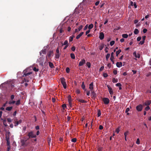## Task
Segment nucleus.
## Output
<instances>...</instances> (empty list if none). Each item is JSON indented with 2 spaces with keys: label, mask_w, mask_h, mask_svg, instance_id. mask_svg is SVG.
I'll return each instance as SVG.
<instances>
[{
  "label": "nucleus",
  "mask_w": 151,
  "mask_h": 151,
  "mask_svg": "<svg viewBox=\"0 0 151 151\" xmlns=\"http://www.w3.org/2000/svg\"><path fill=\"white\" fill-rule=\"evenodd\" d=\"M27 136L28 137H27V139L28 140L31 138H36V135L35 133H34L32 131L29 132Z\"/></svg>",
  "instance_id": "nucleus-1"
},
{
  "label": "nucleus",
  "mask_w": 151,
  "mask_h": 151,
  "mask_svg": "<svg viewBox=\"0 0 151 151\" xmlns=\"http://www.w3.org/2000/svg\"><path fill=\"white\" fill-rule=\"evenodd\" d=\"M23 72L24 73V74L23 76V77H27L26 78H24V80H23L25 82H28L29 81V78L28 77H27V76L28 75L31 74L32 73L31 72H28L27 73H25V71H24H24Z\"/></svg>",
  "instance_id": "nucleus-2"
},
{
  "label": "nucleus",
  "mask_w": 151,
  "mask_h": 151,
  "mask_svg": "<svg viewBox=\"0 0 151 151\" xmlns=\"http://www.w3.org/2000/svg\"><path fill=\"white\" fill-rule=\"evenodd\" d=\"M60 80L63 88L65 89L67 87V84L65 82V79L64 78H60Z\"/></svg>",
  "instance_id": "nucleus-3"
},
{
  "label": "nucleus",
  "mask_w": 151,
  "mask_h": 151,
  "mask_svg": "<svg viewBox=\"0 0 151 151\" xmlns=\"http://www.w3.org/2000/svg\"><path fill=\"white\" fill-rule=\"evenodd\" d=\"M142 105L140 104L137 106L136 107L137 110L139 111H141L142 110Z\"/></svg>",
  "instance_id": "nucleus-4"
},
{
  "label": "nucleus",
  "mask_w": 151,
  "mask_h": 151,
  "mask_svg": "<svg viewBox=\"0 0 151 151\" xmlns=\"http://www.w3.org/2000/svg\"><path fill=\"white\" fill-rule=\"evenodd\" d=\"M103 101L106 104H108L109 102V99L107 98H104L103 99Z\"/></svg>",
  "instance_id": "nucleus-5"
},
{
  "label": "nucleus",
  "mask_w": 151,
  "mask_h": 151,
  "mask_svg": "<svg viewBox=\"0 0 151 151\" xmlns=\"http://www.w3.org/2000/svg\"><path fill=\"white\" fill-rule=\"evenodd\" d=\"M107 87L108 88V90L109 91V93L110 95H112L113 94V90L110 87V86L109 85H108L107 86Z\"/></svg>",
  "instance_id": "nucleus-6"
},
{
  "label": "nucleus",
  "mask_w": 151,
  "mask_h": 151,
  "mask_svg": "<svg viewBox=\"0 0 151 151\" xmlns=\"http://www.w3.org/2000/svg\"><path fill=\"white\" fill-rule=\"evenodd\" d=\"M86 63V61L84 59L81 60L79 63L78 66H82Z\"/></svg>",
  "instance_id": "nucleus-7"
},
{
  "label": "nucleus",
  "mask_w": 151,
  "mask_h": 151,
  "mask_svg": "<svg viewBox=\"0 0 151 151\" xmlns=\"http://www.w3.org/2000/svg\"><path fill=\"white\" fill-rule=\"evenodd\" d=\"M54 54L53 50H50L49 52L47 53V56L49 57H51L52 56H53Z\"/></svg>",
  "instance_id": "nucleus-8"
},
{
  "label": "nucleus",
  "mask_w": 151,
  "mask_h": 151,
  "mask_svg": "<svg viewBox=\"0 0 151 151\" xmlns=\"http://www.w3.org/2000/svg\"><path fill=\"white\" fill-rule=\"evenodd\" d=\"M91 95L92 97L93 98L95 99L96 97V93L94 91H91Z\"/></svg>",
  "instance_id": "nucleus-9"
},
{
  "label": "nucleus",
  "mask_w": 151,
  "mask_h": 151,
  "mask_svg": "<svg viewBox=\"0 0 151 151\" xmlns=\"http://www.w3.org/2000/svg\"><path fill=\"white\" fill-rule=\"evenodd\" d=\"M104 37V34L102 32H101L100 33L99 36V38L101 40H103Z\"/></svg>",
  "instance_id": "nucleus-10"
},
{
  "label": "nucleus",
  "mask_w": 151,
  "mask_h": 151,
  "mask_svg": "<svg viewBox=\"0 0 151 151\" xmlns=\"http://www.w3.org/2000/svg\"><path fill=\"white\" fill-rule=\"evenodd\" d=\"M89 88L91 91L93 90V82L91 83L89 85Z\"/></svg>",
  "instance_id": "nucleus-11"
},
{
  "label": "nucleus",
  "mask_w": 151,
  "mask_h": 151,
  "mask_svg": "<svg viewBox=\"0 0 151 151\" xmlns=\"http://www.w3.org/2000/svg\"><path fill=\"white\" fill-rule=\"evenodd\" d=\"M122 63L121 62H117L116 63V65L117 67L120 68L122 66Z\"/></svg>",
  "instance_id": "nucleus-12"
},
{
  "label": "nucleus",
  "mask_w": 151,
  "mask_h": 151,
  "mask_svg": "<svg viewBox=\"0 0 151 151\" xmlns=\"http://www.w3.org/2000/svg\"><path fill=\"white\" fill-rule=\"evenodd\" d=\"M84 32H82L80 33L76 37V39H78L80 37L82 36V35L83 34Z\"/></svg>",
  "instance_id": "nucleus-13"
},
{
  "label": "nucleus",
  "mask_w": 151,
  "mask_h": 151,
  "mask_svg": "<svg viewBox=\"0 0 151 151\" xmlns=\"http://www.w3.org/2000/svg\"><path fill=\"white\" fill-rule=\"evenodd\" d=\"M16 120V119H14V126L15 127H17V125L19 124V123L17 121V119H16L17 121Z\"/></svg>",
  "instance_id": "nucleus-14"
},
{
  "label": "nucleus",
  "mask_w": 151,
  "mask_h": 151,
  "mask_svg": "<svg viewBox=\"0 0 151 151\" xmlns=\"http://www.w3.org/2000/svg\"><path fill=\"white\" fill-rule=\"evenodd\" d=\"M28 139H23L21 140V142L22 146L24 145H25V143Z\"/></svg>",
  "instance_id": "nucleus-15"
},
{
  "label": "nucleus",
  "mask_w": 151,
  "mask_h": 151,
  "mask_svg": "<svg viewBox=\"0 0 151 151\" xmlns=\"http://www.w3.org/2000/svg\"><path fill=\"white\" fill-rule=\"evenodd\" d=\"M81 88H82L85 91H86V89H85V86L84 85V83L83 82L82 83L81 86Z\"/></svg>",
  "instance_id": "nucleus-16"
},
{
  "label": "nucleus",
  "mask_w": 151,
  "mask_h": 151,
  "mask_svg": "<svg viewBox=\"0 0 151 151\" xmlns=\"http://www.w3.org/2000/svg\"><path fill=\"white\" fill-rule=\"evenodd\" d=\"M68 45V41L67 40H65L63 43H62V46H63V45Z\"/></svg>",
  "instance_id": "nucleus-17"
},
{
  "label": "nucleus",
  "mask_w": 151,
  "mask_h": 151,
  "mask_svg": "<svg viewBox=\"0 0 151 151\" xmlns=\"http://www.w3.org/2000/svg\"><path fill=\"white\" fill-rule=\"evenodd\" d=\"M78 101L82 103H86L87 102L86 101H85L83 99H79L78 100Z\"/></svg>",
  "instance_id": "nucleus-18"
},
{
  "label": "nucleus",
  "mask_w": 151,
  "mask_h": 151,
  "mask_svg": "<svg viewBox=\"0 0 151 151\" xmlns=\"http://www.w3.org/2000/svg\"><path fill=\"white\" fill-rule=\"evenodd\" d=\"M49 66L51 68H53L54 67V65L52 63H51V62H49Z\"/></svg>",
  "instance_id": "nucleus-19"
},
{
  "label": "nucleus",
  "mask_w": 151,
  "mask_h": 151,
  "mask_svg": "<svg viewBox=\"0 0 151 151\" xmlns=\"http://www.w3.org/2000/svg\"><path fill=\"white\" fill-rule=\"evenodd\" d=\"M12 106L8 107L6 108V110L8 111H10L12 110Z\"/></svg>",
  "instance_id": "nucleus-20"
},
{
  "label": "nucleus",
  "mask_w": 151,
  "mask_h": 151,
  "mask_svg": "<svg viewBox=\"0 0 151 151\" xmlns=\"http://www.w3.org/2000/svg\"><path fill=\"white\" fill-rule=\"evenodd\" d=\"M150 104V101H147L144 104L145 106H148Z\"/></svg>",
  "instance_id": "nucleus-21"
},
{
  "label": "nucleus",
  "mask_w": 151,
  "mask_h": 151,
  "mask_svg": "<svg viewBox=\"0 0 151 151\" xmlns=\"http://www.w3.org/2000/svg\"><path fill=\"white\" fill-rule=\"evenodd\" d=\"M104 46V44H102L101 45L99 46V49L100 50H101L103 49Z\"/></svg>",
  "instance_id": "nucleus-22"
},
{
  "label": "nucleus",
  "mask_w": 151,
  "mask_h": 151,
  "mask_svg": "<svg viewBox=\"0 0 151 151\" xmlns=\"http://www.w3.org/2000/svg\"><path fill=\"white\" fill-rule=\"evenodd\" d=\"M139 30L137 29H135L134 31V33L135 35H137L139 33Z\"/></svg>",
  "instance_id": "nucleus-23"
},
{
  "label": "nucleus",
  "mask_w": 151,
  "mask_h": 151,
  "mask_svg": "<svg viewBox=\"0 0 151 151\" xmlns=\"http://www.w3.org/2000/svg\"><path fill=\"white\" fill-rule=\"evenodd\" d=\"M112 81L114 83H117L118 81V80L117 79H115L114 78H113L112 79Z\"/></svg>",
  "instance_id": "nucleus-24"
},
{
  "label": "nucleus",
  "mask_w": 151,
  "mask_h": 151,
  "mask_svg": "<svg viewBox=\"0 0 151 151\" xmlns=\"http://www.w3.org/2000/svg\"><path fill=\"white\" fill-rule=\"evenodd\" d=\"M70 57L73 59H75V55L73 53L70 54Z\"/></svg>",
  "instance_id": "nucleus-25"
},
{
  "label": "nucleus",
  "mask_w": 151,
  "mask_h": 151,
  "mask_svg": "<svg viewBox=\"0 0 151 151\" xmlns=\"http://www.w3.org/2000/svg\"><path fill=\"white\" fill-rule=\"evenodd\" d=\"M114 52H112L111 53V57L110 58V60H112V59H114Z\"/></svg>",
  "instance_id": "nucleus-26"
},
{
  "label": "nucleus",
  "mask_w": 151,
  "mask_h": 151,
  "mask_svg": "<svg viewBox=\"0 0 151 151\" xmlns=\"http://www.w3.org/2000/svg\"><path fill=\"white\" fill-rule=\"evenodd\" d=\"M93 24H91L89 25L88 26V28L89 29H90L92 28L93 27Z\"/></svg>",
  "instance_id": "nucleus-27"
},
{
  "label": "nucleus",
  "mask_w": 151,
  "mask_h": 151,
  "mask_svg": "<svg viewBox=\"0 0 151 151\" xmlns=\"http://www.w3.org/2000/svg\"><path fill=\"white\" fill-rule=\"evenodd\" d=\"M122 37H123L124 38H127L128 37V35L127 34H123L122 35Z\"/></svg>",
  "instance_id": "nucleus-28"
},
{
  "label": "nucleus",
  "mask_w": 151,
  "mask_h": 151,
  "mask_svg": "<svg viewBox=\"0 0 151 151\" xmlns=\"http://www.w3.org/2000/svg\"><path fill=\"white\" fill-rule=\"evenodd\" d=\"M60 54L59 53H56L55 54V58L57 59H58L60 57Z\"/></svg>",
  "instance_id": "nucleus-29"
},
{
  "label": "nucleus",
  "mask_w": 151,
  "mask_h": 151,
  "mask_svg": "<svg viewBox=\"0 0 151 151\" xmlns=\"http://www.w3.org/2000/svg\"><path fill=\"white\" fill-rule=\"evenodd\" d=\"M121 50L120 49H119L118 51H117L116 52V56H118V55L121 52Z\"/></svg>",
  "instance_id": "nucleus-30"
},
{
  "label": "nucleus",
  "mask_w": 151,
  "mask_h": 151,
  "mask_svg": "<svg viewBox=\"0 0 151 151\" xmlns=\"http://www.w3.org/2000/svg\"><path fill=\"white\" fill-rule=\"evenodd\" d=\"M15 102L16 101H10L9 102L8 104H9L11 105L14 104Z\"/></svg>",
  "instance_id": "nucleus-31"
},
{
  "label": "nucleus",
  "mask_w": 151,
  "mask_h": 151,
  "mask_svg": "<svg viewBox=\"0 0 151 151\" xmlns=\"http://www.w3.org/2000/svg\"><path fill=\"white\" fill-rule=\"evenodd\" d=\"M120 127H118L115 130V132H116L117 134L119 133L120 131Z\"/></svg>",
  "instance_id": "nucleus-32"
},
{
  "label": "nucleus",
  "mask_w": 151,
  "mask_h": 151,
  "mask_svg": "<svg viewBox=\"0 0 151 151\" xmlns=\"http://www.w3.org/2000/svg\"><path fill=\"white\" fill-rule=\"evenodd\" d=\"M68 102H71L72 99L71 96L69 95L68 96Z\"/></svg>",
  "instance_id": "nucleus-33"
},
{
  "label": "nucleus",
  "mask_w": 151,
  "mask_h": 151,
  "mask_svg": "<svg viewBox=\"0 0 151 151\" xmlns=\"http://www.w3.org/2000/svg\"><path fill=\"white\" fill-rule=\"evenodd\" d=\"M3 124L5 127H7V126L6 119H4L3 120Z\"/></svg>",
  "instance_id": "nucleus-34"
},
{
  "label": "nucleus",
  "mask_w": 151,
  "mask_h": 151,
  "mask_svg": "<svg viewBox=\"0 0 151 151\" xmlns=\"http://www.w3.org/2000/svg\"><path fill=\"white\" fill-rule=\"evenodd\" d=\"M41 52H42L43 54H46V49H45L42 50Z\"/></svg>",
  "instance_id": "nucleus-35"
},
{
  "label": "nucleus",
  "mask_w": 151,
  "mask_h": 151,
  "mask_svg": "<svg viewBox=\"0 0 151 151\" xmlns=\"http://www.w3.org/2000/svg\"><path fill=\"white\" fill-rule=\"evenodd\" d=\"M86 65L88 68H90L91 67V63L89 62H87L86 63Z\"/></svg>",
  "instance_id": "nucleus-36"
},
{
  "label": "nucleus",
  "mask_w": 151,
  "mask_h": 151,
  "mask_svg": "<svg viewBox=\"0 0 151 151\" xmlns=\"http://www.w3.org/2000/svg\"><path fill=\"white\" fill-rule=\"evenodd\" d=\"M20 104V100H18L16 101V104L17 105H19Z\"/></svg>",
  "instance_id": "nucleus-37"
},
{
  "label": "nucleus",
  "mask_w": 151,
  "mask_h": 151,
  "mask_svg": "<svg viewBox=\"0 0 151 151\" xmlns=\"http://www.w3.org/2000/svg\"><path fill=\"white\" fill-rule=\"evenodd\" d=\"M110 56V54L108 53L106 56V59L107 60Z\"/></svg>",
  "instance_id": "nucleus-38"
},
{
  "label": "nucleus",
  "mask_w": 151,
  "mask_h": 151,
  "mask_svg": "<svg viewBox=\"0 0 151 151\" xmlns=\"http://www.w3.org/2000/svg\"><path fill=\"white\" fill-rule=\"evenodd\" d=\"M97 115L98 117L100 116L101 115V112L100 110H99L98 111Z\"/></svg>",
  "instance_id": "nucleus-39"
},
{
  "label": "nucleus",
  "mask_w": 151,
  "mask_h": 151,
  "mask_svg": "<svg viewBox=\"0 0 151 151\" xmlns=\"http://www.w3.org/2000/svg\"><path fill=\"white\" fill-rule=\"evenodd\" d=\"M77 139L76 138H74L71 139V141L73 142H76Z\"/></svg>",
  "instance_id": "nucleus-40"
},
{
  "label": "nucleus",
  "mask_w": 151,
  "mask_h": 151,
  "mask_svg": "<svg viewBox=\"0 0 151 151\" xmlns=\"http://www.w3.org/2000/svg\"><path fill=\"white\" fill-rule=\"evenodd\" d=\"M66 72L67 73H69V72H70V69L68 67L66 68Z\"/></svg>",
  "instance_id": "nucleus-41"
},
{
  "label": "nucleus",
  "mask_w": 151,
  "mask_h": 151,
  "mask_svg": "<svg viewBox=\"0 0 151 151\" xmlns=\"http://www.w3.org/2000/svg\"><path fill=\"white\" fill-rule=\"evenodd\" d=\"M115 43V42L114 41H112L110 42V45L112 46Z\"/></svg>",
  "instance_id": "nucleus-42"
},
{
  "label": "nucleus",
  "mask_w": 151,
  "mask_h": 151,
  "mask_svg": "<svg viewBox=\"0 0 151 151\" xmlns=\"http://www.w3.org/2000/svg\"><path fill=\"white\" fill-rule=\"evenodd\" d=\"M33 70L35 72H37L39 70L38 68H36L35 67L33 68Z\"/></svg>",
  "instance_id": "nucleus-43"
},
{
  "label": "nucleus",
  "mask_w": 151,
  "mask_h": 151,
  "mask_svg": "<svg viewBox=\"0 0 151 151\" xmlns=\"http://www.w3.org/2000/svg\"><path fill=\"white\" fill-rule=\"evenodd\" d=\"M129 133L128 131H127L126 132L124 133V135L125 137H126L127 135L128 134V133Z\"/></svg>",
  "instance_id": "nucleus-44"
},
{
  "label": "nucleus",
  "mask_w": 151,
  "mask_h": 151,
  "mask_svg": "<svg viewBox=\"0 0 151 151\" xmlns=\"http://www.w3.org/2000/svg\"><path fill=\"white\" fill-rule=\"evenodd\" d=\"M83 27V25H81L78 28V31H80L82 28Z\"/></svg>",
  "instance_id": "nucleus-45"
},
{
  "label": "nucleus",
  "mask_w": 151,
  "mask_h": 151,
  "mask_svg": "<svg viewBox=\"0 0 151 151\" xmlns=\"http://www.w3.org/2000/svg\"><path fill=\"white\" fill-rule=\"evenodd\" d=\"M108 76V75H107V73H103V76L104 77L106 78Z\"/></svg>",
  "instance_id": "nucleus-46"
},
{
  "label": "nucleus",
  "mask_w": 151,
  "mask_h": 151,
  "mask_svg": "<svg viewBox=\"0 0 151 151\" xmlns=\"http://www.w3.org/2000/svg\"><path fill=\"white\" fill-rule=\"evenodd\" d=\"M73 40V38L72 37H71L70 36L69 38V42H72Z\"/></svg>",
  "instance_id": "nucleus-47"
},
{
  "label": "nucleus",
  "mask_w": 151,
  "mask_h": 151,
  "mask_svg": "<svg viewBox=\"0 0 151 151\" xmlns=\"http://www.w3.org/2000/svg\"><path fill=\"white\" fill-rule=\"evenodd\" d=\"M14 96H14V95H11V97H10L11 99L12 100H13L14 98Z\"/></svg>",
  "instance_id": "nucleus-48"
},
{
  "label": "nucleus",
  "mask_w": 151,
  "mask_h": 151,
  "mask_svg": "<svg viewBox=\"0 0 151 151\" xmlns=\"http://www.w3.org/2000/svg\"><path fill=\"white\" fill-rule=\"evenodd\" d=\"M136 143L138 145H139V144L140 141L139 138L137 139Z\"/></svg>",
  "instance_id": "nucleus-49"
},
{
  "label": "nucleus",
  "mask_w": 151,
  "mask_h": 151,
  "mask_svg": "<svg viewBox=\"0 0 151 151\" xmlns=\"http://www.w3.org/2000/svg\"><path fill=\"white\" fill-rule=\"evenodd\" d=\"M141 37L140 36H139L137 37V40L138 41H139L140 40H141Z\"/></svg>",
  "instance_id": "nucleus-50"
},
{
  "label": "nucleus",
  "mask_w": 151,
  "mask_h": 151,
  "mask_svg": "<svg viewBox=\"0 0 151 151\" xmlns=\"http://www.w3.org/2000/svg\"><path fill=\"white\" fill-rule=\"evenodd\" d=\"M7 121L9 122H12V119L10 118H7Z\"/></svg>",
  "instance_id": "nucleus-51"
},
{
  "label": "nucleus",
  "mask_w": 151,
  "mask_h": 151,
  "mask_svg": "<svg viewBox=\"0 0 151 151\" xmlns=\"http://www.w3.org/2000/svg\"><path fill=\"white\" fill-rule=\"evenodd\" d=\"M71 50L73 51H74L75 50L76 48L74 46H73L71 47Z\"/></svg>",
  "instance_id": "nucleus-52"
},
{
  "label": "nucleus",
  "mask_w": 151,
  "mask_h": 151,
  "mask_svg": "<svg viewBox=\"0 0 151 151\" xmlns=\"http://www.w3.org/2000/svg\"><path fill=\"white\" fill-rule=\"evenodd\" d=\"M147 31V29H146L145 28L143 29V32L144 33H146Z\"/></svg>",
  "instance_id": "nucleus-53"
},
{
  "label": "nucleus",
  "mask_w": 151,
  "mask_h": 151,
  "mask_svg": "<svg viewBox=\"0 0 151 151\" xmlns=\"http://www.w3.org/2000/svg\"><path fill=\"white\" fill-rule=\"evenodd\" d=\"M150 109V107L149 106H147L145 109L146 111H148Z\"/></svg>",
  "instance_id": "nucleus-54"
},
{
  "label": "nucleus",
  "mask_w": 151,
  "mask_h": 151,
  "mask_svg": "<svg viewBox=\"0 0 151 151\" xmlns=\"http://www.w3.org/2000/svg\"><path fill=\"white\" fill-rule=\"evenodd\" d=\"M62 106L63 108L64 109H65V108H66V105L65 104H63L62 105Z\"/></svg>",
  "instance_id": "nucleus-55"
},
{
  "label": "nucleus",
  "mask_w": 151,
  "mask_h": 151,
  "mask_svg": "<svg viewBox=\"0 0 151 151\" xmlns=\"http://www.w3.org/2000/svg\"><path fill=\"white\" fill-rule=\"evenodd\" d=\"M150 75H151V72H149L147 74L146 76L149 77V76H150Z\"/></svg>",
  "instance_id": "nucleus-56"
},
{
  "label": "nucleus",
  "mask_w": 151,
  "mask_h": 151,
  "mask_svg": "<svg viewBox=\"0 0 151 151\" xmlns=\"http://www.w3.org/2000/svg\"><path fill=\"white\" fill-rule=\"evenodd\" d=\"M100 2V1H97L95 3V5L96 6H98Z\"/></svg>",
  "instance_id": "nucleus-57"
},
{
  "label": "nucleus",
  "mask_w": 151,
  "mask_h": 151,
  "mask_svg": "<svg viewBox=\"0 0 151 151\" xmlns=\"http://www.w3.org/2000/svg\"><path fill=\"white\" fill-rule=\"evenodd\" d=\"M104 66H102L101 67V68L99 69V71H101L102 70L104 69Z\"/></svg>",
  "instance_id": "nucleus-58"
},
{
  "label": "nucleus",
  "mask_w": 151,
  "mask_h": 151,
  "mask_svg": "<svg viewBox=\"0 0 151 151\" xmlns=\"http://www.w3.org/2000/svg\"><path fill=\"white\" fill-rule=\"evenodd\" d=\"M88 27V25L87 24H86L84 27V30H86L87 29Z\"/></svg>",
  "instance_id": "nucleus-59"
},
{
  "label": "nucleus",
  "mask_w": 151,
  "mask_h": 151,
  "mask_svg": "<svg viewBox=\"0 0 151 151\" xmlns=\"http://www.w3.org/2000/svg\"><path fill=\"white\" fill-rule=\"evenodd\" d=\"M113 73L114 75H116L117 73V71L116 70H114L113 72Z\"/></svg>",
  "instance_id": "nucleus-60"
},
{
  "label": "nucleus",
  "mask_w": 151,
  "mask_h": 151,
  "mask_svg": "<svg viewBox=\"0 0 151 151\" xmlns=\"http://www.w3.org/2000/svg\"><path fill=\"white\" fill-rule=\"evenodd\" d=\"M116 86H121V84L120 83H117L116 84Z\"/></svg>",
  "instance_id": "nucleus-61"
},
{
  "label": "nucleus",
  "mask_w": 151,
  "mask_h": 151,
  "mask_svg": "<svg viewBox=\"0 0 151 151\" xmlns=\"http://www.w3.org/2000/svg\"><path fill=\"white\" fill-rule=\"evenodd\" d=\"M103 127L101 125H100L99 126V129L100 130H102L103 129Z\"/></svg>",
  "instance_id": "nucleus-62"
},
{
  "label": "nucleus",
  "mask_w": 151,
  "mask_h": 151,
  "mask_svg": "<svg viewBox=\"0 0 151 151\" xmlns=\"http://www.w3.org/2000/svg\"><path fill=\"white\" fill-rule=\"evenodd\" d=\"M145 42V41H141L139 43V44H141V45L143 44Z\"/></svg>",
  "instance_id": "nucleus-63"
},
{
  "label": "nucleus",
  "mask_w": 151,
  "mask_h": 151,
  "mask_svg": "<svg viewBox=\"0 0 151 151\" xmlns=\"http://www.w3.org/2000/svg\"><path fill=\"white\" fill-rule=\"evenodd\" d=\"M76 92L77 94H79L80 93V91L79 90L77 89L76 91Z\"/></svg>",
  "instance_id": "nucleus-64"
}]
</instances>
